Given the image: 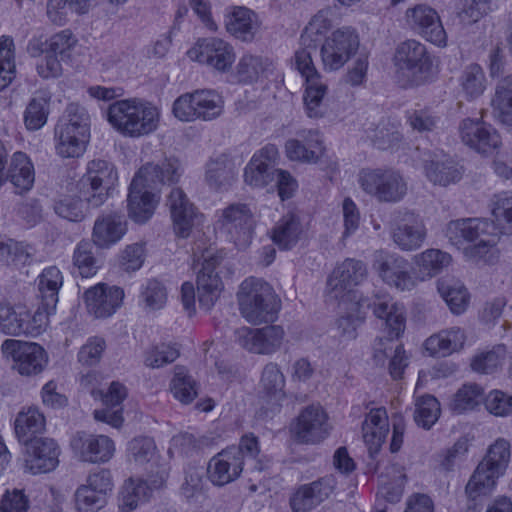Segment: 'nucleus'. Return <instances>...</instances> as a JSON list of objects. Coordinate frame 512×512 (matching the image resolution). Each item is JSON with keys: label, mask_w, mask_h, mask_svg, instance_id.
Returning <instances> with one entry per match:
<instances>
[{"label": "nucleus", "mask_w": 512, "mask_h": 512, "mask_svg": "<svg viewBox=\"0 0 512 512\" xmlns=\"http://www.w3.org/2000/svg\"><path fill=\"white\" fill-rule=\"evenodd\" d=\"M245 465L251 471L266 468L259 440L252 433L243 435L237 446H229L213 456L208 463L207 476L213 485L224 486L238 479Z\"/></svg>", "instance_id": "obj_1"}, {"label": "nucleus", "mask_w": 512, "mask_h": 512, "mask_svg": "<svg viewBox=\"0 0 512 512\" xmlns=\"http://www.w3.org/2000/svg\"><path fill=\"white\" fill-rule=\"evenodd\" d=\"M237 298L242 316L253 324L273 322L281 306L272 286L254 277L241 283Z\"/></svg>", "instance_id": "obj_2"}, {"label": "nucleus", "mask_w": 512, "mask_h": 512, "mask_svg": "<svg viewBox=\"0 0 512 512\" xmlns=\"http://www.w3.org/2000/svg\"><path fill=\"white\" fill-rule=\"evenodd\" d=\"M224 99L215 90L197 89L177 97L172 106L173 115L180 121H212L222 115Z\"/></svg>", "instance_id": "obj_3"}, {"label": "nucleus", "mask_w": 512, "mask_h": 512, "mask_svg": "<svg viewBox=\"0 0 512 512\" xmlns=\"http://www.w3.org/2000/svg\"><path fill=\"white\" fill-rule=\"evenodd\" d=\"M360 188L379 202L397 203L407 194L403 175L392 168H364L358 173Z\"/></svg>", "instance_id": "obj_4"}, {"label": "nucleus", "mask_w": 512, "mask_h": 512, "mask_svg": "<svg viewBox=\"0 0 512 512\" xmlns=\"http://www.w3.org/2000/svg\"><path fill=\"white\" fill-rule=\"evenodd\" d=\"M117 181V171L112 163L102 159L92 160L79 181L80 193L89 206L97 208L108 199Z\"/></svg>", "instance_id": "obj_5"}, {"label": "nucleus", "mask_w": 512, "mask_h": 512, "mask_svg": "<svg viewBox=\"0 0 512 512\" xmlns=\"http://www.w3.org/2000/svg\"><path fill=\"white\" fill-rule=\"evenodd\" d=\"M2 352L13 360V368L23 376L41 373L47 364L45 350L37 343L7 339L2 343Z\"/></svg>", "instance_id": "obj_6"}, {"label": "nucleus", "mask_w": 512, "mask_h": 512, "mask_svg": "<svg viewBox=\"0 0 512 512\" xmlns=\"http://www.w3.org/2000/svg\"><path fill=\"white\" fill-rule=\"evenodd\" d=\"M221 230L238 248L244 249L251 243L255 221L246 204H231L222 211L219 220Z\"/></svg>", "instance_id": "obj_7"}, {"label": "nucleus", "mask_w": 512, "mask_h": 512, "mask_svg": "<svg viewBox=\"0 0 512 512\" xmlns=\"http://www.w3.org/2000/svg\"><path fill=\"white\" fill-rule=\"evenodd\" d=\"M222 256L214 252L211 248L202 252V266L197 275V293L198 302L201 308L210 310L218 300L222 291V281L215 269L222 261Z\"/></svg>", "instance_id": "obj_8"}, {"label": "nucleus", "mask_w": 512, "mask_h": 512, "mask_svg": "<svg viewBox=\"0 0 512 512\" xmlns=\"http://www.w3.org/2000/svg\"><path fill=\"white\" fill-rule=\"evenodd\" d=\"M70 446L81 461L92 464L109 462L116 450L110 437L85 431L76 432L70 440Z\"/></svg>", "instance_id": "obj_9"}, {"label": "nucleus", "mask_w": 512, "mask_h": 512, "mask_svg": "<svg viewBox=\"0 0 512 512\" xmlns=\"http://www.w3.org/2000/svg\"><path fill=\"white\" fill-rule=\"evenodd\" d=\"M359 35L352 27H342L327 36L319 51L323 64H346L358 52Z\"/></svg>", "instance_id": "obj_10"}, {"label": "nucleus", "mask_w": 512, "mask_h": 512, "mask_svg": "<svg viewBox=\"0 0 512 512\" xmlns=\"http://www.w3.org/2000/svg\"><path fill=\"white\" fill-rule=\"evenodd\" d=\"M359 307L372 308L373 314L383 321L382 326L388 338H398L405 330L406 317L403 305L395 302L388 294L375 295L373 301L360 299Z\"/></svg>", "instance_id": "obj_11"}, {"label": "nucleus", "mask_w": 512, "mask_h": 512, "mask_svg": "<svg viewBox=\"0 0 512 512\" xmlns=\"http://www.w3.org/2000/svg\"><path fill=\"white\" fill-rule=\"evenodd\" d=\"M373 266L385 283L400 291L411 290L416 285V280L409 272L408 261L401 256L378 251Z\"/></svg>", "instance_id": "obj_12"}, {"label": "nucleus", "mask_w": 512, "mask_h": 512, "mask_svg": "<svg viewBox=\"0 0 512 512\" xmlns=\"http://www.w3.org/2000/svg\"><path fill=\"white\" fill-rule=\"evenodd\" d=\"M329 431L328 416L318 405L303 409L292 427L296 440L306 444L319 443L328 436Z\"/></svg>", "instance_id": "obj_13"}, {"label": "nucleus", "mask_w": 512, "mask_h": 512, "mask_svg": "<svg viewBox=\"0 0 512 512\" xmlns=\"http://www.w3.org/2000/svg\"><path fill=\"white\" fill-rule=\"evenodd\" d=\"M278 159L279 152L274 144H267L256 151L244 169V182L255 188L271 185Z\"/></svg>", "instance_id": "obj_14"}, {"label": "nucleus", "mask_w": 512, "mask_h": 512, "mask_svg": "<svg viewBox=\"0 0 512 512\" xmlns=\"http://www.w3.org/2000/svg\"><path fill=\"white\" fill-rule=\"evenodd\" d=\"M459 133L465 145L482 154H490L502 144L496 129L479 119H463L459 124Z\"/></svg>", "instance_id": "obj_15"}, {"label": "nucleus", "mask_w": 512, "mask_h": 512, "mask_svg": "<svg viewBox=\"0 0 512 512\" xmlns=\"http://www.w3.org/2000/svg\"><path fill=\"white\" fill-rule=\"evenodd\" d=\"M407 24L426 40L437 46H445L447 34L438 13L428 5L418 4L405 13Z\"/></svg>", "instance_id": "obj_16"}, {"label": "nucleus", "mask_w": 512, "mask_h": 512, "mask_svg": "<svg viewBox=\"0 0 512 512\" xmlns=\"http://www.w3.org/2000/svg\"><path fill=\"white\" fill-rule=\"evenodd\" d=\"M367 275V267L361 260L347 258L334 268L327 280V287L334 298L343 299L353 292L354 287L360 285Z\"/></svg>", "instance_id": "obj_17"}, {"label": "nucleus", "mask_w": 512, "mask_h": 512, "mask_svg": "<svg viewBox=\"0 0 512 512\" xmlns=\"http://www.w3.org/2000/svg\"><path fill=\"white\" fill-rule=\"evenodd\" d=\"M167 476L166 469L159 468L155 476H149V485L141 478L127 479L120 492L119 509L123 512H129L147 502L152 490L162 487Z\"/></svg>", "instance_id": "obj_18"}, {"label": "nucleus", "mask_w": 512, "mask_h": 512, "mask_svg": "<svg viewBox=\"0 0 512 512\" xmlns=\"http://www.w3.org/2000/svg\"><path fill=\"white\" fill-rule=\"evenodd\" d=\"M24 445L25 468L32 474L48 473L58 466L60 449L53 439L40 437Z\"/></svg>", "instance_id": "obj_19"}, {"label": "nucleus", "mask_w": 512, "mask_h": 512, "mask_svg": "<svg viewBox=\"0 0 512 512\" xmlns=\"http://www.w3.org/2000/svg\"><path fill=\"white\" fill-rule=\"evenodd\" d=\"M284 330L281 326L271 325L260 329L241 328L238 330L240 345L257 354H272L282 345Z\"/></svg>", "instance_id": "obj_20"}, {"label": "nucleus", "mask_w": 512, "mask_h": 512, "mask_svg": "<svg viewBox=\"0 0 512 512\" xmlns=\"http://www.w3.org/2000/svg\"><path fill=\"white\" fill-rule=\"evenodd\" d=\"M329 10H320L315 14L301 34V43L305 48L295 52V64H313V54H317L316 43L321 41L332 28L333 22Z\"/></svg>", "instance_id": "obj_21"}, {"label": "nucleus", "mask_w": 512, "mask_h": 512, "mask_svg": "<svg viewBox=\"0 0 512 512\" xmlns=\"http://www.w3.org/2000/svg\"><path fill=\"white\" fill-rule=\"evenodd\" d=\"M183 174L180 161L175 157H168L157 163H147L142 166L134 178H139L151 190H157L164 185H172L179 181Z\"/></svg>", "instance_id": "obj_22"}, {"label": "nucleus", "mask_w": 512, "mask_h": 512, "mask_svg": "<svg viewBox=\"0 0 512 512\" xmlns=\"http://www.w3.org/2000/svg\"><path fill=\"white\" fill-rule=\"evenodd\" d=\"M84 298L90 314L96 318H106L114 314L121 306L124 291L117 286L98 283L85 292Z\"/></svg>", "instance_id": "obj_23"}, {"label": "nucleus", "mask_w": 512, "mask_h": 512, "mask_svg": "<svg viewBox=\"0 0 512 512\" xmlns=\"http://www.w3.org/2000/svg\"><path fill=\"white\" fill-rule=\"evenodd\" d=\"M92 396L95 399H100L105 406L103 409H96L94 411V418L118 428L123 423L122 407L121 404L127 397L126 387L118 382L113 381L107 391L93 390Z\"/></svg>", "instance_id": "obj_24"}, {"label": "nucleus", "mask_w": 512, "mask_h": 512, "mask_svg": "<svg viewBox=\"0 0 512 512\" xmlns=\"http://www.w3.org/2000/svg\"><path fill=\"white\" fill-rule=\"evenodd\" d=\"M335 485L333 476H325L312 483L301 485L290 498L292 511L308 512L312 510L332 494Z\"/></svg>", "instance_id": "obj_25"}, {"label": "nucleus", "mask_w": 512, "mask_h": 512, "mask_svg": "<svg viewBox=\"0 0 512 512\" xmlns=\"http://www.w3.org/2000/svg\"><path fill=\"white\" fill-rule=\"evenodd\" d=\"M426 236L427 229L423 220L413 213H406L391 228L393 242L403 251L417 250Z\"/></svg>", "instance_id": "obj_26"}, {"label": "nucleus", "mask_w": 512, "mask_h": 512, "mask_svg": "<svg viewBox=\"0 0 512 512\" xmlns=\"http://www.w3.org/2000/svg\"><path fill=\"white\" fill-rule=\"evenodd\" d=\"M167 205L170 208L176 235L187 238L200 217L195 206L180 188L172 189L168 196Z\"/></svg>", "instance_id": "obj_27"}, {"label": "nucleus", "mask_w": 512, "mask_h": 512, "mask_svg": "<svg viewBox=\"0 0 512 512\" xmlns=\"http://www.w3.org/2000/svg\"><path fill=\"white\" fill-rule=\"evenodd\" d=\"M191 61L206 64H232L236 55L233 47L222 39H199L195 45L187 51Z\"/></svg>", "instance_id": "obj_28"}, {"label": "nucleus", "mask_w": 512, "mask_h": 512, "mask_svg": "<svg viewBox=\"0 0 512 512\" xmlns=\"http://www.w3.org/2000/svg\"><path fill=\"white\" fill-rule=\"evenodd\" d=\"M159 198L139 178H133L127 198L129 217L136 223L142 224L149 220L155 210Z\"/></svg>", "instance_id": "obj_29"}, {"label": "nucleus", "mask_w": 512, "mask_h": 512, "mask_svg": "<svg viewBox=\"0 0 512 512\" xmlns=\"http://www.w3.org/2000/svg\"><path fill=\"white\" fill-rule=\"evenodd\" d=\"M298 139H290L285 144L287 157L294 161L315 163L323 154L324 146L317 130L302 131Z\"/></svg>", "instance_id": "obj_30"}, {"label": "nucleus", "mask_w": 512, "mask_h": 512, "mask_svg": "<svg viewBox=\"0 0 512 512\" xmlns=\"http://www.w3.org/2000/svg\"><path fill=\"white\" fill-rule=\"evenodd\" d=\"M362 432L369 456L374 458L389 433V420L384 407L373 408L369 411L362 424Z\"/></svg>", "instance_id": "obj_31"}, {"label": "nucleus", "mask_w": 512, "mask_h": 512, "mask_svg": "<svg viewBox=\"0 0 512 512\" xmlns=\"http://www.w3.org/2000/svg\"><path fill=\"white\" fill-rule=\"evenodd\" d=\"M296 68L305 79L306 89L303 100L308 117H322L324 115L322 101L326 94V85L320 81V75L315 66H296Z\"/></svg>", "instance_id": "obj_32"}, {"label": "nucleus", "mask_w": 512, "mask_h": 512, "mask_svg": "<svg viewBox=\"0 0 512 512\" xmlns=\"http://www.w3.org/2000/svg\"><path fill=\"white\" fill-rule=\"evenodd\" d=\"M374 361L377 365H384L389 361V373L394 379L402 377L408 365V358L402 345H395L391 338H379L374 343Z\"/></svg>", "instance_id": "obj_33"}, {"label": "nucleus", "mask_w": 512, "mask_h": 512, "mask_svg": "<svg viewBox=\"0 0 512 512\" xmlns=\"http://www.w3.org/2000/svg\"><path fill=\"white\" fill-rule=\"evenodd\" d=\"M126 232V222L116 213L98 217L92 233V242L100 248H108L117 243Z\"/></svg>", "instance_id": "obj_34"}, {"label": "nucleus", "mask_w": 512, "mask_h": 512, "mask_svg": "<svg viewBox=\"0 0 512 512\" xmlns=\"http://www.w3.org/2000/svg\"><path fill=\"white\" fill-rule=\"evenodd\" d=\"M62 285L63 275L56 266H50L43 270L38 282V298L40 300L38 310H43L47 315L55 311L58 292Z\"/></svg>", "instance_id": "obj_35"}, {"label": "nucleus", "mask_w": 512, "mask_h": 512, "mask_svg": "<svg viewBox=\"0 0 512 512\" xmlns=\"http://www.w3.org/2000/svg\"><path fill=\"white\" fill-rule=\"evenodd\" d=\"M6 177L18 194L29 192L33 188L35 182L34 165L26 153L21 151L13 153Z\"/></svg>", "instance_id": "obj_36"}, {"label": "nucleus", "mask_w": 512, "mask_h": 512, "mask_svg": "<svg viewBox=\"0 0 512 512\" xmlns=\"http://www.w3.org/2000/svg\"><path fill=\"white\" fill-rule=\"evenodd\" d=\"M99 247L90 241H80L72 256L74 275H79L82 278H89L96 275L102 266V257L99 253Z\"/></svg>", "instance_id": "obj_37"}, {"label": "nucleus", "mask_w": 512, "mask_h": 512, "mask_svg": "<svg viewBox=\"0 0 512 512\" xmlns=\"http://www.w3.org/2000/svg\"><path fill=\"white\" fill-rule=\"evenodd\" d=\"M465 342L464 331L451 327L431 335L425 341V349L432 356L446 357L459 351Z\"/></svg>", "instance_id": "obj_38"}, {"label": "nucleus", "mask_w": 512, "mask_h": 512, "mask_svg": "<svg viewBox=\"0 0 512 512\" xmlns=\"http://www.w3.org/2000/svg\"><path fill=\"white\" fill-rule=\"evenodd\" d=\"M501 476L502 474L489 467L488 464L480 462L465 487V493L469 500L478 501L489 496Z\"/></svg>", "instance_id": "obj_39"}, {"label": "nucleus", "mask_w": 512, "mask_h": 512, "mask_svg": "<svg viewBox=\"0 0 512 512\" xmlns=\"http://www.w3.org/2000/svg\"><path fill=\"white\" fill-rule=\"evenodd\" d=\"M424 170L429 181L441 186L459 181L463 173L453 160L436 154L424 160Z\"/></svg>", "instance_id": "obj_40"}, {"label": "nucleus", "mask_w": 512, "mask_h": 512, "mask_svg": "<svg viewBox=\"0 0 512 512\" xmlns=\"http://www.w3.org/2000/svg\"><path fill=\"white\" fill-rule=\"evenodd\" d=\"M45 417L36 407H28L21 410L14 421V430L16 437L23 445L39 439L38 434L45 430Z\"/></svg>", "instance_id": "obj_41"}, {"label": "nucleus", "mask_w": 512, "mask_h": 512, "mask_svg": "<svg viewBox=\"0 0 512 512\" xmlns=\"http://www.w3.org/2000/svg\"><path fill=\"white\" fill-rule=\"evenodd\" d=\"M238 169L233 160L227 155L211 159L206 168V181L216 190L227 189L235 181Z\"/></svg>", "instance_id": "obj_42"}, {"label": "nucleus", "mask_w": 512, "mask_h": 512, "mask_svg": "<svg viewBox=\"0 0 512 512\" xmlns=\"http://www.w3.org/2000/svg\"><path fill=\"white\" fill-rule=\"evenodd\" d=\"M259 24L255 13L244 7H237L226 21L227 31L235 38L249 42L255 37Z\"/></svg>", "instance_id": "obj_43"}, {"label": "nucleus", "mask_w": 512, "mask_h": 512, "mask_svg": "<svg viewBox=\"0 0 512 512\" xmlns=\"http://www.w3.org/2000/svg\"><path fill=\"white\" fill-rule=\"evenodd\" d=\"M261 385L267 396L273 400L272 406L269 408L270 411L272 413L279 411L280 401L285 398V376L278 364L270 362L265 365L262 371Z\"/></svg>", "instance_id": "obj_44"}, {"label": "nucleus", "mask_w": 512, "mask_h": 512, "mask_svg": "<svg viewBox=\"0 0 512 512\" xmlns=\"http://www.w3.org/2000/svg\"><path fill=\"white\" fill-rule=\"evenodd\" d=\"M90 134L79 135L69 128L55 127L56 153L62 158H78L86 150Z\"/></svg>", "instance_id": "obj_45"}, {"label": "nucleus", "mask_w": 512, "mask_h": 512, "mask_svg": "<svg viewBox=\"0 0 512 512\" xmlns=\"http://www.w3.org/2000/svg\"><path fill=\"white\" fill-rule=\"evenodd\" d=\"M159 117L157 107L139 100L127 137L138 138L152 133L158 127Z\"/></svg>", "instance_id": "obj_46"}, {"label": "nucleus", "mask_w": 512, "mask_h": 512, "mask_svg": "<svg viewBox=\"0 0 512 512\" xmlns=\"http://www.w3.org/2000/svg\"><path fill=\"white\" fill-rule=\"evenodd\" d=\"M491 105L497 120L512 127V74L498 82Z\"/></svg>", "instance_id": "obj_47"}, {"label": "nucleus", "mask_w": 512, "mask_h": 512, "mask_svg": "<svg viewBox=\"0 0 512 512\" xmlns=\"http://www.w3.org/2000/svg\"><path fill=\"white\" fill-rule=\"evenodd\" d=\"M302 233L299 218L292 213L283 216L272 231V241L280 249L288 250L295 246Z\"/></svg>", "instance_id": "obj_48"}, {"label": "nucleus", "mask_w": 512, "mask_h": 512, "mask_svg": "<svg viewBox=\"0 0 512 512\" xmlns=\"http://www.w3.org/2000/svg\"><path fill=\"white\" fill-rule=\"evenodd\" d=\"M488 226L487 221L475 218L455 220L447 225L446 236L453 244H461L462 240L472 242L480 238Z\"/></svg>", "instance_id": "obj_49"}, {"label": "nucleus", "mask_w": 512, "mask_h": 512, "mask_svg": "<svg viewBox=\"0 0 512 512\" xmlns=\"http://www.w3.org/2000/svg\"><path fill=\"white\" fill-rule=\"evenodd\" d=\"M51 96L46 91H38L29 101L24 111V123L28 130L35 131L42 128L50 112Z\"/></svg>", "instance_id": "obj_50"}, {"label": "nucleus", "mask_w": 512, "mask_h": 512, "mask_svg": "<svg viewBox=\"0 0 512 512\" xmlns=\"http://www.w3.org/2000/svg\"><path fill=\"white\" fill-rule=\"evenodd\" d=\"M138 102L137 99L118 100L108 107V122L123 136L127 137L129 134Z\"/></svg>", "instance_id": "obj_51"}, {"label": "nucleus", "mask_w": 512, "mask_h": 512, "mask_svg": "<svg viewBox=\"0 0 512 512\" xmlns=\"http://www.w3.org/2000/svg\"><path fill=\"white\" fill-rule=\"evenodd\" d=\"M437 289L454 314L463 313L469 303L467 289L460 282L453 279H440Z\"/></svg>", "instance_id": "obj_52"}, {"label": "nucleus", "mask_w": 512, "mask_h": 512, "mask_svg": "<svg viewBox=\"0 0 512 512\" xmlns=\"http://www.w3.org/2000/svg\"><path fill=\"white\" fill-rule=\"evenodd\" d=\"M484 401V391L478 384H464L454 394L449 408L455 414H464L476 409Z\"/></svg>", "instance_id": "obj_53"}, {"label": "nucleus", "mask_w": 512, "mask_h": 512, "mask_svg": "<svg viewBox=\"0 0 512 512\" xmlns=\"http://www.w3.org/2000/svg\"><path fill=\"white\" fill-rule=\"evenodd\" d=\"M451 261L450 254L439 249H427L415 256V264L423 279L439 274L450 265Z\"/></svg>", "instance_id": "obj_54"}, {"label": "nucleus", "mask_w": 512, "mask_h": 512, "mask_svg": "<svg viewBox=\"0 0 512 512\" xmlns=\"http://www.w3.org/2000/svg\"><path fill=\"white\" fill-rule=\"evenodd\" d=\"M170 390L181 403L189 404L198 395V383L185 367L176 366L170 383Z\"/></svg>", "instance_id": "obj_55"}, {"label": "nucleus", "mask_w": 512, "mask_h": 512, "mask_svg": "<svg viewBox=\"0 0 512 512\" xmlns=\"http://www.w3.org/2000/svg\"><path fill=\"white\" fill-rule=\"evenodd\" d=\"M92 0H48L47 16L56 25H64L68 20L69 12L85 14L91 6Z\"/></svg>", "instance_id": "obj_56"}, {"label": "nucleus", "mask_w": 512, "mask_h": 512, "mask_svg": "<svg viewBox=\"0 0 512 512\" xmlns=\"http://www.w3.org/2000/svg\"><path fill=\"white\" fill-rule=\"evenodd\" d=\"M438 73V66H397L395 79L401 87L408 88L432 81Z\"/></svg>", "instance_id": "obj_57"}, {"label": "nucleus", "mask_w": 512, "mask_h": 512, "mask_svg": "<svg viewBox=\"0 0 512 512\" xmlns=\"http://www.w3.org/2000/svg\"><path fill=\"white\" fill-rule=\"evenodd\" d=\"M128 459L138 466L150 464L151 467L157 464V450L152 438L138 437L128 443Z\"/></svg>", "instance_id": "obj_58"}, {"label": "nucleus", "mask_w": 512, "mask_h": 512, "mask_svg": "<svg viewBox=\"0 0 512 512\" xmlns=\"http://www.w3.org/2000/svg\"><path fill=\"white\" fill-rule=\"evenodd\" d=\"M441 413L439 401L432 395L419 397L415 403L414 419L418 426L430 429Z\"/></svg>", "instance_id": "obj_59"}, {"label": "nucleus", "mask_w": 512, "mask_h": 512, "mask_svg": "<svg viewBox=\"0 0 512 512\" xmlns=\"http://www.w3.org/2000/svg\"><path fill=\"white\" fill-rule=\"evenodd\" d=\"M89 115L84 107L77 103H70L65 110L64 116L60 119L57 127L69 128L70 131L78 132L79 135L90 134Z\"/></svg>", "instance_id": "obj_60"}, {"label": "nucleus", "mask_w": 512, "mask_h": 512, "mask_svg": "<svg viewBox=\"0 0 512 512\" xmlns=\"http://www.w3.org/2000/svg\"><path fill=\"white\" fill-rule=\"evenodd\" d=\"M167 301V290L158 280L152 279L142 287L139 302L146 311L162 309Z\"/></svg>", "instance_id": "obj_61"}, {"label": "nucleus", "mask_w": 512, "mask_h": 512, "mask_svg": "<svg viewBox=\"0 0 512 512\" xmlns=\"http://www.w3.org/2000/svg\"><path fill=\"white\" fill-rule=\"evenodd\" d=\"M396 64H431L426 47L416 40L401 43L395 53Z\"/></svg>", "instance_id": "obj_62"}, {"label": "nucleus", "mask_w": 512, "mask_h": 512, "mask_svg": "<svg viewBox=\"0 0 512 512\" xmlns=\"http://www.w3.org/2000/svg\"><path fill=\"white\" fill-rule=\"evenodd\" d=\"M460 84L468 99H475L486 88V77L481 66H466L460 78Z\"/></svg>", "instance_id": "obj_63"}, {"label": "nucleus", "mask_w": 512, "mask_h": 512, "mask_svg": "<svg viewBox=\"0 0 512 512\" xmlns=\"http://www.w3.org/2000/svg\"><path fill=\"white\" fill-rule=\"evenodd\" d=\"M470 447V438L468 436L460 437L451 447L443 450L439 455V465L450 472L462 461L465 460Z\"/></svg>", "instance_id": "obj_64"}]
</instances>
